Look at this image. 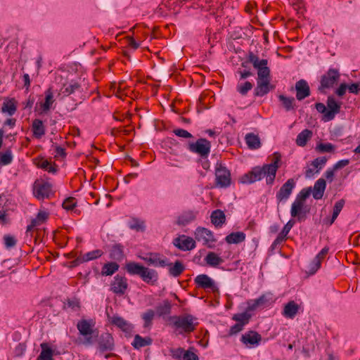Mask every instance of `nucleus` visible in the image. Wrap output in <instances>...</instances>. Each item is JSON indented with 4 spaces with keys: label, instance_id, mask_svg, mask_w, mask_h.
I'll return each instance as SVG.
<instances>
[{
    "label": "nucleus",
    "instance_id": "nucleus-1",
    "mask_svg": "<svg viewBox=\"0 0 360 360\" xmlns=\"http://www.w3.org/2000/svg\"><path fill=\"white\" fill-rule=\"evenodd\" d=\"M281 161V155L278 152L274 153L270 164H265L262 167H253L250 172L240 177V182L250 184L259 181L266 176V184L272 185L275 181L277 170L280 167Z\"/></svg>",
    "mask_w": 360,
    "mask_h": 360
},
{
    "label": "nucleus",
    "instance_id": "nucleus-2",
    "mask_svg": "<svg viewBox=\"0 0 360 360\" xmlns=\"http://www.w3.org/2000/svg\"><path fill=\"white\" fill-rule=\"evenodd\" d=\"M169 320L172 321V327L179 335L190 334L198 325L197 318L189 314L172 316L169 318Z\"/></svg>",
    "mask_w": 360,
    "mask_h": 360
},
{
    "label": "nucleus",
    "instance_id": "nucleus-3",
    "mask_svg": "<svg viewBox=\"0 0 360 360\" xmlns=\"http://www.w3.org/2000/svg\"><path fill=\"white\" fill-rule=\"evenodd\" d=\"M126 270L131 275H137L146 283L154 284L158 280L157 271L146 267L139 263L129 262L126 264Z\"/></svg>",
    "mask_w": 360,
    "mask_h": 360
},
{
    "label": "nucleus",
    "instance_id": "nucleus-4",
    "mask_svg": "<svg viewBox=\"0 0 360 360\" xmlns=\"http://www.w3.org/2000/svg\"><path fill=\"white\" fill-rule=\"evenodd\" d=\"M95 321L92 319H82L78 321L77 328L79 333L85 337V342L91 345L94 342L93 337L97 338L98 332L94 330Z\"/></svg>",
    "mask_w": 360,
    "mask_h": 360
},
{
    "label": "nucleus",
    "instance_id": "nucleus-5",
    "mask_svg": "<svg viewBox=\"0 0 360 360\" xmlns=\"http://www.w3.org/2000/svg\"><path fill=\"white\" fill-rule=\"evenodd\" d=\"M33 195L39 200L50 198L53 195L51 184L43 181H36L33 185Z\"/></svg>",
    "mask_w": 360,
    "mask_h": 360
},
{
    "label": "nucleus",
    "instance_id": "nucleus-6",
    "mask_svg": "<svg viewBox=\"0 0 360 360\" xmlns=\"http://www.w3.org/2000/svg\"><path fill=\"white\" fill-rule=\"evenodd\" d=\"M187 148L202 158H207L210 153L211 143L206 139H198L195 142H189Z\"/></svg>",
    "mask_w": 360,
    "mask_h": 360
},
{
    "label": "nucleus",
    "instance_id": "nucleus-7",
    "mask_svg": "<svg viewBox=\"0 0 360 360\" xmlns=\"http://www.w3.org/2000/svg\"><path fill=\"white\" fill-rule=\"evenodd\" d=\"M340 74L337 69L330 68L321 78V86L319 89H330L333 87L340 79Z\"/></svg>",
    "mask_w": 360,
    "mask_h": 360
},
{
    "label": "nucleus",
    "instance_id": "nucleus-8",
    "mask_svg": "<svg viewBox=\"0 0 360 360\" xmlns=\"http://www.w3.org/2000/svg\"><path fill=\"white\" fill-rule=\"evenodd\" d=\"M216 185L220 188H227L231 185V173L226 167L217 165L215 170Z\"/></svg>",
    "mask_w": 360,
    "mask_h": 360
},
{
    "label": "nucleus",
    "instance_id": "nucleus-9",
    "mask_svg": "<svg viewBox=\"0 0 360 360\" xmlns=\"http://www.w3.org/2000/svg\"><path fill=\"white\" fill-rule=\"evenodd\" d=\"M128 288V282L126 277L116 275L110 283V290L117 295H124Z\"/></svg>",
    "mask_w": 360,
    "mask_h": 360
},
{
    "label": "nucleus",
    "instance_id": "nucleus-10",
    "mask_svg": "<svg viewBox=\"0 0 360 360\" xmlns=\"http://www.w3.org/2000/svg\"><path fill=\"white\" fill-rule=\"evenodd\" d=\"M295 185L296 181L294 179L290 178L288 179L287 181L282 185L279 191L276 193V197L277 200L279 202H286L292 194Z\"/></svg>",
    "mask_w": 360,
    "mask_h": 360
},
{
    "label": "nucleus",
    "instance_id": "nucleus-11",
    "mask_svg": "<svg viewBox=\"0 0 360 360\" xmlns=\"http://www.w3.org/2000/svg\"><path fill=\"white\" fill-rule=\"evenodd\" d=\"M148 265L155 267H166L168 265V259L166 257L157 252L148 253L145 257H141Z\"/></svg>",
    "mask_w": 360,
    "mask_h": 360
},
{
    "label": "nucleus",
    "instance_id": "nucleus-12",
    "mask_svg": "<svg viewBox=\"0 0 360 360\" xmlns=\"http://www.w3.org/2000/svg\"><path fill=\"white\" fill-rule=\"evenodd\" d=\"M195 284L198 288L205 290H211L212 292L218 290L215 282L207 274H200L194 279Z\"/></svg>",
    "mask_w": 360,
    "mask_h": 360
},
{
    "label": "nucleus",
    "instance_id": "nucleus-13",
    "mask_svg": "<svg viewBox=\"0 0 360 360\" xmlns=\"http://www.w3.org/2000/svg\"><path fill=\"white\" fill-rule=\"evenodd\" d=\"M240 341L249 347H255L259 345L262 336L256 331L250 330L241 336Z\"/></svg>",
    "mask_w": 360,
    "mask_h": 360
},
{
    "label": "nucleus",
    "instance_id": "nucleus-14",
    "mask_svg": "<svg viewBox=\"0 0 360 360\" xmlns=\"http://www.w3.org/2000/svg\"><path fill=\"white\" fill-rule=\"evenodd\" d=\"M173 244L183 251L191 250L195 248V241L192 238L184 235L174 238Z\"/></svg>",
    "mask_w": 360,
    "mask_h": 360
},
{
    "label": "nucleus",
    "instance_id": "nucleus-15",
    "mask_svg": "<svg viewBox=\"0 0 360 360\" xmlns=\"http://www.w3.org/2000/svg\"><path fill=\"white\" fill-rule=\"evenodd\" d=\"M309 210L304 207V203L297 200L291 205L290 214L292 217H297L298 220L304 219Z\"/></svg>",
    "mask_w": 360,
    "mask_h": 360
},
{
    "label": "nucleus",
    "instance_id": "nucleus-16",
    "mask_svg": "<svg viewBox=\"0 0 360 360\" xmlns=\"http://www.w3.org/2000/svg\"><path fill=\"white\" fill-rule=\"evenodd\" d=\"M327 107L326 121H330L334 119L336 114L339 113L341 104L338 103L333 97L328 96L327 98Z\"/></svg>",
    "mask_w": 360,
    "mask_h": 360
},
{
    "label": "nucleus",
    "instance_id": "nucleus-17",
    "mask_svg": "<svg viewBox=\"0 0 360 360\" xmlns=\"http://www.w3.org/2000/svg\"><path fill=\"white\" fill-rule=\"evenodd\" d=\"M114 347V340L109 333L101 335L98 339V348L101 352L111 351Z\"/></svg>",
    "mask_w": 360,
    "mask_h": 360
},
{
    "label": "nucleus",
    "instance_id": "nucleus-18",
    "mask_svg": "<svg viewBox=\"0 0 360 360\" xmlns=\"http://www.w3.org/2000/svg\"><path fill=\"white\" fill-rule=\"evenodd\" d=\"M295 90L296 98L298 101H302L310 96L309 86L308 83L304 79H300L296 82Z\"/></svg>",
    "mask_w": 360,
    "mask_h": 360
},
{
    "label": "nucleus",
    "instance_id": "nucleus-19",
    "mask_svg": "<svg viewBox=\"0 0 360 360\" xmlns=\"http://www.w3.org/2000/svg\"><path fill=\"white\" fill-rule=\"evenodd\" d=\"M274 89V86L270 84V80L257 79V86L254 90V95L255 96H264Z\"/></svg>",
    "mask_w": 360,
    "mask_h": 360
},
{
    "label": "nucleus",
    "instance_id": "nucleus-20",
    "mask_svg": "<svg viewBox=\"0 0 360 360\" xmlns=\"http://www.w3.org/2000/svg\"><path fill=\"white\" fill-rule=\"evenodd\" d=\"M300 308V306L295 301H290L284 305L282 315L287 319H292L297 314Z\"/></svg>",
    "mask_w": 360,
    "mask_h": 360
},
{
    "label": "nucleus",
    "instance_id": "nucleus-21",
    "mask_svg": "<svg viewBox=\"0 0 360 360\" xmlns=\"http://www.w3.org/2000/svg\"><path fill=\"white\" fill-rule=\"evenodd\" d=\"M195 239L202 241L203 244L214 241L212 233L205 228L198 227L195 231Z\"/></svg>",
    "mask_w": 360,
    "mask_h": 360
},
{
    "label": "nucleus",
    "instance_id": "nucleus-22",
    "mask_svg": "<svg viewBox=\"0 0 360 360\" xmlns=\"http://www.w3.org/2000/svg\"><path fill=\"white\" fill-rule=\"evenodd\" d=\"M110 323L117 326V328H120L122 331L125 333H131L133 326L131 323L127 322L126 320H124L122 317L119 316H113L110 318Z\"/></svg>",
    "mask_w": 360,
    "mask_h": 360
},
{
    "label": "nucleus",
    "instance_id": "nucleus-23",
    "mask_svg": "<svg viewBox=\"0 0 360 360\" xmlns=\"http://www.w3.org/2000/svg\"><path fill=\"white\" fill-rule=\"evenodd\" d=\"M44 94V101L39 103L41 113H46L49 112L51 108V105L54 103L53 92L51 88H49L47 90H46Z\"/></svg>",
    "mask_w": 360,
    "mask_h": 360
},
{
    "label": "nucleus",
    "instance_id": "nucleus-24",
    "mask_svg": "<svg viewBox=\"0 0 360 360\" xmlns=\"http://www.w3.org/2000/svg\"><path fill=\"white\" fill-rule=\"evenodd\" d=\"M17 111V101L15 98H6L1 106V112L9 116L13 115Z\"/></svg>",
    "mask_w": 360,
    "mask_h": 360
},
{
    "label": "nucleus",
    "instance_id": "nucleus-25",
    "mask_svg": "<svg viewBox=\"0 0 360 360\" xmlns=\"http://www.w3.org/2000/svg\"><path fill=\"white\" fill-rule=\"evenodd\" d=\"M326 181L322 178L318 179L312 188L311 193L314 198L316 200L321 199L326 190Z\"/></svg>",
    "mask_w": 360,
    "mask_h": 360
},
{
    "label": "nucleus",
    "instance_id": "nucleus-26",
    "mask_svg": "<svg viewBox=\"0 0 360 360\" xmlns=\"http://www.w3.org/2000/svg\"><path fill=\"white\" fill-rule=\"evenodd\" d=\"M167 266L168 267L169 275L173 277L179 276L185 270L184 264L179 260H176L174 264L168 262Z\"/></svg>",
    "mask_w": 360,
    "mask_h": 360
},
{
    "label": "nucleus",
    "instance_id": "nucleus-27",
    "mask_svg": "<svg viewBox=\"0 0 360 360\" xmlns=\"http://www.w3.org/2000/svg\"><path fill=\"white\" fill-rule=\"evenodd\" d=\"M32 130L36 139H41L46 132L45 127L41 120L35 119L32 122Z\"/></svg>",
    "mask_w": 360,
    "mask_h": 360
},
{
    "label": "nucleus",
    "instance_id": "nucleus-28",
    "mask_svg": "<svg viewBox=\"0 0 360 360\" xmlns=\"http://www.w3.org/2000/svg\"><path fill=\"white\" fill-rule=\"evenodd\" d=\"M248 147L251 150H256L261 147L260 139L258 135L248 133L245 137Z\"/></svg>",
    "mask_w": 360,
    "mask_h": 360
},
{
    "label": "nucleus",
    "instance_id": "nucleus-29",
    "mask_svg": "<svg viewBox=\"0 0 360 360\" xmlns=\"http://www.w3.org/2000/svg\"><path fill=\"white\" fill-rule=\"evenodd\" d=\"M211 222L216 227H221L226 221V215L221 210L213 211L210 216Z\"/></svg>",
    "mask_w": 360,
    "mask_h": 360
},
{
    "label": "nucleus",
    "instance_id": "nucleus-30",
    "mask_svg": "<svg viewBox=\"0 0 360 360\" xmlns=\"http://www.w3.org/2000/svg\"><path fill=\"white\" fill-rule=\"evenodd\" d=\"M267 302L266 296L263 295L256 300L249 301L248 302L247 311H254L258 307H265Z\"/></svg>",
    "mask_w": 360,
    "mask_h": 360
},
{
    "label": "nucleus",
    "instance_id": "nucleus-31",
    "mask_svg": "<svg viewBox=\"0 0 360 360\" xmlns=\"http://www.w3.org/2000/svg\"><path fill=\"white\" fill-rule=\"evenodd\" d=\"M196 214L191 210L186 211L179 215L176 224L180 226H185L195 219Z\"/></svg>",
    "mask_w": 360,
    "mask_h": 360
},
{
    "label": "nucleus",
    "instance_id": "nucleus-32",
    "mask_svg": "<svg viewBox=\"0 0 360 360\" xmlns=\"http://www.w3.org/2000/svg\"><path fill=\"white\" fill-rule=\"evenodd\" d=\"M124 257V246L120 243L114 244L110 251V257L112 259L120 261Z\"/></svg>",
    "mask_w": 360,
    "mask_h": 360
},
{
    "label": "nucleus",
    "instance_id": "nucleus-33",
    "mask_svg": "<svg viewBox=\"0 0 360 360\" xmlns=\"http://www.w3.org/2000/svg\"><path fill=\"white\" fill-rule=\"evenodd\" d=\"M246 236L242 231L233 232L226 236L225 240L229 244H238L245 240Z\"/></svg>",
    "mask_w": 360,
    "mask_h": 360
},
{
    "label": "nucleus",
    "instance_id": "nucleus-34",
    "mask_svg": "<svg viewBox=\"0 0 360 360\" xmlns=\"http://www.w3.org/2000/svg\"><path fill=\"white\" fill-rule=\"evenodd\" d=\"M153 342V340L150 337L143 338L139 335H136L131 345L134 348L139 349L141 347L150 345Z\"/></svg>",
    "mask_w": 360,
    "mask_h": 360
},
{
    "label": "nucleus",
    "instance_id": "nucleus-35",
    "mask_svg": "<svg viewBox=\"0 0 360 360\" xmlns=\"http://www.w3.org/2000/svg\"><path fill=\"white\" fill-rule=\"evenodd\" d=\"M79 89H80V85L77 82L65 84L61 87V89L58 93V95L59 96L62 95L63 96H70V94L75 93L76 91L79 90Z\"/></svg>",
    "mask_w": 360,
    "mask_h": 360
},
{
    "label": "nucleus",
    "instance_id": "nucleus-36",
    "mask_svg": "<svg viewBox=\"0 0 360 360\" xmlns=\"http://www.w3.org/2000/svg\"><path fill=\"white\" fill-rule=\"evenodd\" d=\"M204 259L212 267H217L224 262V259L214 252H209Z\"/></svg>",
    "mask_w": 360,
    "mask_h": 360
},
{
    "label": "nucleus",
    "instance_id": "nucleus-37",
    "mask_svg": "<svg viewBox=\"0 0 360 360\" xmlns=\"http://www.w3.org/2000/svg\"><path fill=\"white\" fill-rule=\"evenodd\" d=\"M172 304L168 300H165L156 307V313L158 316H164L171 313Z\"/></svg>",
    "mask_w": 360,
    "mask_h": 360
},
{
    "label": "nucleus",
    "instance_id": "nucleus-38",
    "mask_svg": "<svg viewBox=\"0 0 360 360\" xmlns=\"http://www.w3.org/2000/svg\"><path fill=\"white\" fill-rule=\"evenodd\" d=\"M312 131L309 129H304L298 134L296 139V143L299 146H304L307 141L311 138Z\"/></svg>",
    "mask_w": 360,
    "mask_h": 360
},
{
    "label": "nucleus",
    "instance_id": "nucleus-39",
    "mask_svg": "<svg viewBox=\"0 0 360 360\" xmlns=\"http://www.w3.org/2000/svg\"><path fill=\"white\" fill-rule=\"evenodd\" d=\"M278 98L281 102L283 107L286 111H291L295 110V100L293 97H287L284 95H280Z\"/></svg>",
    "mask_w": 360,
    "mask_h": 360
},
{
    "label": "nucleus",
    "instance_id": "nucleus-40",
    "mask_svg": "<svg viewBox=\"0 0 360 360\" xmlns=\"http://www.w3.org/2000/svg\"><path fill=\"white\" fill-rule=\"evenodd\" d=\"M119 264L116 262H108L103 266L101 274L103 276H111L119 269Z\"/></svg>",
    "mask_w": 360,
    "mask_h": 360
},
{
    "label": "nucleus",
    "instance_id": "nucleus-41",
    "mask_svg": "<svg viewBox=\"0 0 360 360\" xmlns=\"http://www.w3.org/2000/svg\"><path fill=\"white\" fill-rule=\"evenodd\" d=\"M41 347V352L37 360H53V350L49 347L46 343H42Z\"/></svg>",
    "mask_w": 360,
    "mask_h": 360
},
{
    "label": "nucleus",
    "instance_id": "nucleus-42",
    "mask_svg": "<svg viewBox=\"0 0 360 360\" xmlns=\"http://www.w3.org/2000/svg\"><path fill=\"white\" fill-rule=\"evenodd\" d=\"M129 227L136 231H144L146 229L145 222L137 218H132L129 223Z\"/></svg>",
    "mask_w": 360,
    "mask_h": 360
},
{
    "label": "nucleus",
    "instance_id": "nucleus-43",
    "mask_svg": "<svg viewBox=\"0 0 360 360\" xmlns=\"http://www.w3.org/2000/svg\"><path fill=\"white\" fill-rule=\"evenodd\" d=\"M256 69H257V79L270 80V69L267 67V65H259Z\"/></svg>",
    "mask_w": 360,
    "mask_h": 360
},
{
    "label": "nucleus",
    "instance_id": "nucleus-44",
    "mask_svg": "<svg viewBox=\"0 0 360 360\" xmlns=\"http://www.w3.org/2000/svg\"><path fill=\"white\" fill-rule=\"evenodd\" d=\"M155 316V311L153 309H148L141 315V318L144 321L143 326L148 328L151 326L153 319Z\"/></svg>",
    "mask_w": 360,
    "mask_h": 360
},
{
    "label": "nucleus",
    "instance_id": "nucleus-45",
    "mask_svg": "<svg viewBox=\"0 0 360 360\" xmlns=\"http://www.w3.org/2000/svg\"><path fill=\"white\" fill-rule=\"evenodd\" d=\"M103 255V252L101 250H94L93 251H90L87 253H85L83 255V261L85 262L98 259L101 257Z\"/></svg>",
    "mask_w": 360,
    "mask_h": 360
},
{
    "label": "nucleus",
    "instance_id": "nucleus-46",
    "mask_svg": "<svg viewBox=\"0 0 360 360\" xmlns=\"http://www.w3.org/2000/svg\"><path fill=\"white\" fill-rule=\"evenodd\" d=\"M248 61L251 63L254 68H259V65H267L268 61L266 59L259 60L257 56L254 54L252 52H250L248 55Z\"/></svg>",
    "mask_w": 360,
    "mask_h": 360
},
{
    "label": "nucleus",
    "instance_id": "nucleus-47",
    "mask_svg": "<svg viewBox=\"0 0 360 360\" xmlns=\"http://www.w3.org/2000/svg\"><path fill=\"white\" fill-rule=\"evenodd\" d=\"M344 205H345V200L343 199L340 200L335 202L334 207H333V215H332V218L330 221V224H333L335 220L338 217L340 212L342 210Z\"/></svg>",
    "mask_w": 360,
    "mask_h": 360
},
{
    "label": "nucleus",
    "instance_id": "nucleus-48",
    "mask_svg": "<svg viewBox=\"0 0 360 360\" xmlns=\"http://www.w3.org/2000/svg\"><path fill=\"white\" fill-rule=\"evenodd\" d=\"M13 161V155L11 150L0 153V165L5 166L10 165Z\"/></svg>",
    "mask_w": 360,
    "mask_h": 360
},
{
    "label": "nucleus",
    "instance_id": "nucleus-49",
    "mask_svg": "<svg viewBox=\"0 0 360 360\" xmlns=\"http://www.w3.org/2000/svg\"><path fill=\"white\" fill-rule=\"evenodd\" d=\"M251 317V315L248 312H243L240 314H234L233 316V319L237 321L238 323L243 324L244 326L249 322V320Z\"/></svg>",
    "mask_w": 360,
    "mask_h": 360
},
{
    "label": "nucleus",
    "instance_id": "nucleus-50",
    "mask_svg": "<svg viewBox=\"0 0 360 360\" xmlns=\"http://www.w3.org/2000/svg\"><path fill=\"white\" fill-rule=\"evenodd\" d=\"M312 191V187H307L302 189L299 193L297 195L295 200L300 201L302 202H305L306 200Z\"/></svg>",
    "mask_w": 360,
    "mask_h": 360
},
{
    "label": "nucleus",
    "instance_id": "nucleus-51",
    "mask_svg": "<svg viewBox=\"0 0 360 360\" xmlns=\"http://www.w3.org/2000/svg\"><path fill=\"white\" fill-rule=\"evenodd\" d=\"M38 167L50 172V173H56V167L55 165H52L47 160H42L38 165Z\"/></svg>",
    "mask_w": 360,
    "mask_h": 360
},
{
    "label": "nucleus",
    "instance_id": "nucleus-52",
    "mask_svg": "<svg viewBox=\"0 0 360 360\" xmlns=\"http://www.w3.org/2000/svg\"><path fill=\"white\" fill-rule=\"evenodd\" d=\"M252 86H253L251 82H245L242 84H238L236 86V89L241 95L245 96L250 89H252Z\"/></svg>",
    "mask_w": 360,
    "mask_h": 360
},
{
    "label": "nucleus",
    "instance_id": "nucleus-53",
    "mask_svg": "<svg viewBox=\"0 0 360 360\" xmlns=\"http://www.w3.org/2000/svg\"><path fill=\"white\" fill-rule=\"evenodd\" d=\"M64 304L65 308H70L74 311H78L80 308V302L77 298L68 299Z\"/></svg>",
    "mask_w": 360,
    "mask_h": 360
},
{
    "label": "nucleus",
    "instance_id": "nucleus-54",
    "mask_svg": "<svg viewBox=\"0 0 360 360\" xmlns=\"http://www.w3.org/2000/svg\"><path fill=\"white\" fill-rule=\"evenodd\" d=\"M3 239L4 245L7 249L15 247L17 243V240L15 238L9 234L4 235Z\"/></svg>",
    "mask_w": 360,
    "mask_h": 360
},
{
    "label": "nucleus",
    "instance_id": "nucleus-55",
    "mask_svg": "<svg viewBox=\"0 0 360 360\" xmlns=\"http://www.w3.org/2000/svg\"><path fill=\"white\" fill-rule=\"evenodd\" d=\"M316 150L321 153H331L335 150V146L330 143H320L317 145Z\"/></svg>",
    "mask_w": 360,
    "mask_h": 360
},
{
    "label": "nucleus",
    "instance_id": "nucleus-56",
    "mask_svg": "<svg viewBox=\"0 0 360 360\" xmlns=\"http://www.w3.org/2000/svg\"><path fill=\"white\" fill-rule=\"evenodd\" d=\"M328 159L326 157H319L314 159L311 165L319 171L326 165Z\"/></svg>",
    "mask_w": 360,
    "mask_h": 360
},
{
    "label": "nucleus",
    "instance_id": "nucleus-57",
    "mask_svg": "<svg viewBox=\"0 0 360 360\" xmlns=\"http://www.w3.org/2000/svg\"><path fill=\"white\" fill-rule=\"evenodd\" d=\"M42 224V223L37 221L36 218L32 219L30 225L27 226L26 230V235L32 236V232L38 226Z\"/></svg>",
    "mask_w": 360,
    "mask_h": 360
},
{
    "label": "nucleus",
    "instance_id": "nucleus-58",
    "mask_svg": "<svg viewBox=\"0 0 360 360\" xmlns=\"http://www.w3.org/2000/svg\"><path fill=\"white\" fill-rule=\"evenodd\" d=\"M321 262L320 259L314 257L311 263L310 264V268H309V274H315L318 269L321 267Z\"/></svg>",
    "mask_w": 360,
    "mask_h": 360
},
{
    "label": "nucleus",
    "instance_id": "nucleus-59",
    "mask_svg": "<svg viewBox=\"0 0 360 360\" xmlns=\"http://www.w3.org/2000/svg\"><path fill=\"white\" fill-rule=\"evenodd\" d=\"M173 133L181 138L184 139H191L193 138V135L188 132V131L184 129H175L173 130Z\"/></svg>",
    "mask_w": 360,
    "mask_h": 360
},
{
    "label": "nucleus",
    "instance_id": "nucleus-60",
    "mask_svg": "<svg viewBox=\"0 0 360 360\" xmlns=\"http://www.w3.org/2000/svg\"><path fill=\"white\" fill-rule=\"evenodd\" d=\"M295 221L292 219L289 220L287 222V224L284 226L283 229H282L281 233H279V234L286 239L287 235L288 234L291 229L293 227Z\"/></svg>",
    "mask_w": 360,
    "mask_h": 360
},
{
    "label": "nucleus",
    "instance_id": "nucleus-61",
    "mask_svg": "<svg viewBox=\"0 0 360 360\" xmlns=\"http://www.w3.org/2000/svg\"><path fill=\"white\" fill-rule=\"evenodd\" d=\"M171 355L174 359L178 360H183V354L185 353V349L179 347L177 349H172L170 350Z\"/></svg>",
    "mask_w": 360,
    "mask_h": 360
},
{
    "label": "nucleus",
    "instance_id": "nucleus-62",
    "mask_svg": "<svg viewBox=\"0 0 360 360\" xmlns=\"http://www.w3.org/2000/svg\"><path fill=\"white\" fill-rule=\"evenodd\" d=\"M76 206V202L75 200V198H67L63 202V207L66 210H71Z\"/></svg>",
    "mask_w": 360,
    "mask_h": 360
},
{
    "label": "nucleus",
    "instance_id": "nucleus-63",
    "mask_svg": "<svg viewBox=\"0 0 360 360\" xmlns=\"http://www.w3.org/2000/svg\"><path fill=\"white\" fill-rule=\"evenodd\" d=\"M183 360H199L198 356L191 350H185Z\"/></svg>",
    "mask_w": 360,
    "mask_h": 360
},
{
    "label": "nucleus",
    "instance_id": "nucleus-64",
    "mask_svg": "<svg viewBox=\"0 0 360 360\" xmlns=\"http://www.w3.org/2000/svg\"><path fill=\"white\" fill-rule=\"evenodd\" d=\"M349 164V160H347V159H345V160H341L338 162H337L334 165H333V170H338V169H340L342 168H344L345 167L347 166Z\"/></svg>",
    "mask_w": 360,
    "mask_h": 360
}]
</instances>
